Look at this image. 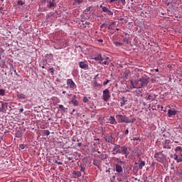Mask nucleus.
Returning <instances> with one entry per match:
<instances>
[{"label": "nucleus", "instance_id": "obj_7", "mask_svg": "<svg viewBox=\"0 0 182 182\" xmlns=\"http://www.w3.org/2000/svg\"><path fill=\"white\" fill-rule=\"evenodd\" d=\"M119 154H124L125 157H127V156L130 154V151H129V148L126 146L120 145Z\"/></svg>", "mask_w": 182, "mask_h": 182}, {"label": "nucleus", "instance_id": "obj_18", "mask_svg": "<svg viewBox=\"0 0 182 182\" xmlns=\"http://www.w3.org/2000/svg\"><path fill=\"white\" fill-rule=\"evenodd\" d=\"M108 123H110V124H117V122H116V119H114V117L110 116L108 119Z\"/></svg>", "mask_w": 182, "mask_h": 182}, {"label": "nucleus", "instance_id": "obj_47", "mask_svg": "<svg viewBox=\"0 0 182 182\" xmlns=\"http://www.w3.org/2000/svg\"><path fill=\"white\" fill-rule=\"evenodd\" d=\"M109 61H102L100 65H109Z\"/></svg>", "mask_w": 182, "mask_h": 182}, {"label": "nucleus", "instance_id": "obj_23", "mask_svg": "<svg viewBox=\"0 0 182 182\" xmlns=\"http://www.w3.org/2000/svg\"><path fill=\"white\" fill-rule=\"evenodd\" d=\"M17 97L18 99L25 100L26 99V95L23 93L17 92Z\"/></svg>", "mask_w": 182, "mask_h": 182}, {"label": "nucleus", "instance_id": "obj_41", "mask_svg": "<svg viewBox=\"0 0 182 182\" xmlns=\"http://www.w3.org/2000/svg\"><path fill=\"white\" fill-rule=\"evenodd\" d=\"M116 180V176H112L110 177V181L111 182H114V181Z\"/></svg>", "mask_w": 182, "mask_h": 182}, {"label": "nucleus", "instance_id": "obj_39", "mask_svg": "<svg viewBox=\"0 0 182 182\" xmlns=\"http://www.w3.org/2000/svg\"><path fill=\"white\" fill-rule=\"evenodd\" d=\"M114 45H115V46H123V43L116 41V42H114Z\"/></svg>", "mask_w": 182, "mask_h": 182}, {"label": "nucleus", "instance_id": "obj_1", "mask_svg": "<svg viewBox=\"0 0 182 182\" xmlns=\"http://www.w3.org/2000/svg\"><path fill=\"white\" fill-rule=\"evenodd\" d=\"M149 79L150 78L147 76L141 77V78L135 80L134 82L131 81V84L132 85L134 88L140 89V87L147 86L149 82H150Z\"/></svg>", "mask_w": 182, "mask_h": 182}, {"label": "nucleus", "instance_id": "obj_21", "mask_svg": "<svg viewBox=\"0 0 182 182\" xmlns=\"http://www.w3.org/2000/svg\"><path fill=\"white\" fill-rule=\"evenodd\" d=\"M115 170L117 173H123V168L119 164H115Z\"/></svg>", "mask_w": 182, "mask_h": 182}, {"label": "nucleus", "instance_id": "obj_8", "mask_svg": "<svg viewBox=\"0 0 182 182\" xmlns=\"http://www.w3.org/2000/svg\"><path fill=\"white\" fill-rule=\"evenodd\" d=\"M102 97H103L104 102H107V100L110 99V91H109V89H105L103 91Z\"/></svg>", "mask_w": 182, "mask_h": 182}, {"label": "nucleus", "instance_id": "obj_45", "mask_svg": "<svg viewBox=\"0 0 182 182\" xmlns=\"http://www.w3.org/2000/svg\"><path fill=\"white\" fill-rule=\"evenodd\" d=\"M6 106H7V104H6V103H2V105H1V109H2L3 110H4L5 107H6Z\"/></svg>", "mask_w": 182, "mask_h": 182}, {"label": "nucleus", "instance_id": "obj_2", "mask_svg": "<svg viewBox=\"0 0 182 182\" xmlns=\"http://www.w3.org/2000/svg\"><path fill=\"white\" fill-rule=\"evenodd\" d=\"M176 154H173V159L177 163H181L182 161V148L181 146H177L175 149Z\"/></svg>", "mask_w": 182, "mask_h": 182}, {"label": "nucleus", "instance_id": "obj_43", "mask_svg": "<svg viewBox=\"0 0 182 182\" xmlns=\"http://www.w3.org/2000/svg\"><path fill=\"white\" fill-rule=\"evenodd\" d=\"M83 2V0H75V3L80 5Z\"/></svg>", "mask_w": 182, "mask_h": 182}, {"label": "nucleus", "instance_id": "obj_40", "mask_svg": "<svg viewBox=\"0 0 182 182\" xmlns=\"http://www.w3.org/2000/svg\"><path fill=\"white\" fill-rule=\"evenodd\" d=\"M5 50L2 48H0V60L2 59V53H4Z\"/></svg>", "mask_w": 182, "mask_h": 182}, {"label": "nucleus", "instance_id": "obj_17", "mask_svg": "<svg viewBox=\"0 0 182 182\" xmlns=\"http://www.w3.org/2000/svg\"><path fill=\"white\" fill-rule=\"evenodd\" d=\"M55 6H56V0L48 1V8L52 9V8H55Z\"/></svg>", "mask_w": 182, "mask_h": 182}, {"label": "nucleus", "instance_id": "obj_28", "mask_svg": "<svg viewBox=\"0 0 182 182\" xmlns=\"http://www.w3.org/2000/svg\"><path fill=\"white\" fill-rule=\"evenodd\" d=\"M100 8L102 9V12H107L109 11V8H107V6H103L102 5H101Z\"/></svg>", "mask_w": 182, "mask_h": 182}, {"label": "nucleus", "instance_id": "obj_56", "mask_svg": "<svg viewBox=\"0 0 182 182\" xmlns=\"http://www.w3.org/2000/svg\"><path fill=\"white\" fill-rule=\"evenodd\" d=\"M40 127H41V129H46V127L45 125H41Z\"/></svg>", "mask_w": 182, "mask_h": 182}, {"label": "nucleus", "instance_id": "obj_62", "mask_svg": "<svg viewBox=\"0 0 182 182\" xmlns=\"http://www.w3.org/2000/svg\"><path fill=\"white\" fill-rule=\"evenodd\" d=\"M4 9V8H2V7H0V12H1V14H2V10Z\"/></svg>", "mask_w": 182, "mask_h": 182}, {"label": "nucleus", "instance_id": "obj_15", "mask_svg": "<svg viewBox=\"0 0 182 182\" xmlns=\"http://www.w3.org/2000/svg\"><path fill=\"white\" fill-rule=\"evenodd\" d=\"M76 99H77L76 95H73L71 99L70 103L73 105V106H79V102L76 100Z\"/></svg>", "mask_w": 182, "mask_h": 182}, {"label": "nucleus", "instance_id": "obj_48", "mask_svg": "<svg viewBox=\"0 0 182 182\" xmlns=\"http://www.w3.org/2000/svg\"><path fill=\"white\" fill-rule=\"evenodd\" d=\"M110 80H107L105 82H103V85L106 86V85H107V83H109Z\"/></svg>", "mask_w": 182, "mask_h": 182}, {"label": "nucleus", "instance_id": "obj_34", "mask_svg": "<svg viewBox=\"0 0 182 182\" xmlns=\"http://www.w3.org/2000/svg\"><path fill=\"white\" fill-rule=\"evenodd\" d=\"M173 4L174 3L173 2V0H171V1L168 2L167 6H169V8H173Z\"/></svg>", "mask_w": 182, "mask_h": 182}, {"label": "nucleus", "instance_id": "obj_44", "mask_svg": "<svg viewBox=\"0 0 182 182\" xmlns=\"http://www.w3.org/2000/svg\"><path fill=\"white\" fill-rule=\"evenodd\" d=\"M123 134H124L125 136H127V134H129V128H127L125 132H123Z\"/></svg>", "mask_w": 182, "mask_h": 182}, {"label": "nucleus", "instance_id": "obj_14", "mask_svg": "<svg viewBox=\"0 0 182 182\" xmlns=\"http://www.w3.org/2000/svg\"><path fill=\"white\" fill-rule=\"evenodd\" d=\"M79 168H80V171L81 172V173H82L83 176H86V164H81L79 166Z\"/></svg>", "mask_w": 182, "mask_h": 182}, {"label": "nucleus", "instance_id": "obj_36", "mask_svg": "<svg viewBox=\"0 0 182 182\" xmlns=\"http://www.w3.org/2000/svg\"><path fill=\"white\" fill-rule=\"evenodd\" d=\"M0 96H5V90L0 89Z\"/></svg>", "mask_w": 182, "mask_h": 182}, {"label": "nucleus", "instance_id": "obj_22", "mask_svg": "<svg viewBox=\"0 0 182 182\" xmlns=\"http://www.w3.org/2000/svg\"><path fill=\"white\" fill-rule=\"evenodd\" d=\"M176 114H177V112H176V110H173V109L168 110V117H171V116H176Z\"/></svg>", "mask_w": 182, "mask_h": 182}, {"label": "nucleus", "instance_id": "obj_33", "mask_svg": "<svg viewBox=\"0 0 182 182\" xmlns=\"http://www.w3.org/2000/svg\"><path fill=\"white\" fill-rule=\"evenodd\" d=\"M43 134H44V136H49L50 134V132H49V130L46 129L43 131Z\"/></svg>", "mask_w": 182, "mask_h": 182}, {"label": "nucleus", "instance_id": "obj_35", "mask_svg": "<svg viewBox=\"0 0 182 182\" xmlns=\"http://www.w3.org/2000/svg\"><path fill=\"white\" fill-rule=\"evenodd\" d=\"M116 25L115 21L112 22V24H109L108 26V29L113 30V26Z\"/></svg>", "mask_w": 182, "mask_h": 182}, {"label": "nucleus", "instance_id": "obj_53", "mask_svg": "<svg viewBox=\"0 0 182 182\" xmlns=\"http://www.w3.org/2000/svg\"><path fill=\"white\" fill-rule=\"evenodd\" d=\"M97 42H100V43H102L103 39L100 38V39L97 40Z\"/></svg>", "mask_w": 182, "mask_h": 182}, {"label": "nucleus", "instance_id": "obj_3", "mask_svg": "<svg viewBox=\"0 0 182 182\" xmlns=\"http://www.w3.org/2000/svg\"><path fill=\"white\" fill-rule=\"evenodd\" d=\"M115 117L118 123H133V121L126 117V115L117 114Z\"/></svg>", "mask_w": 182, "mask_h": 182}, {"label": "nucleus", "instance_id": "obj_50", "mask_svg": "<svg viewBox=\"0 0 182 182\" xmlns=\"http://www.w3.org/2000/svg\"><path fill=\"white\" fill-rule=\"evenodd\" d=\"M20 149H21V150H23V149H25V145L23 144H21L19 145Z\"/></svg>", "mask_w": 182, "mask_h": 182}, {"label": "nucleus", "instance_id": "obj_52", "mask_svg": "<svg viewBox=\"0 0 182 182\" xmlns=\"http://www.w3.org/2000/svg\"><path fill=\"white\" fill-rule=\"evenodd\" d=\"M90 9H92V6L87 7L85 11L86 12H90Z\"/></svg>", "mask_w": 182, "mask_h": 182}, {"label": "nucleus", "instance_id": "obj_49", "mask_svg": "<svg viewBox=\"0 0 182 182\" xmlns=\"http://www.w3.org/2000/svg\"><path fill=\"white\" fill-rule=\"evenodd\" d=\"M59 109H60L63 111H65V107H63V105H59Z\"/></svg>", "mask_w": 182, "mask_h": 182}, {"label": "nucleus", "instance_id": "obj_11", "mask_svg": "<svg viewBox=\"0 0 182 182\" xmlns=\"http://www.w3.org/2000/svg\"><path fill=\"white\" fill-rule=\"evenodd\" d=\"M78 65L81 69L86 70L89 68V65H87L86 61H80L78 63Z\"/></svg>", "mask_w": 182, "mask_h": 182}, {"label": "nucleus", "instance_id": "obj_6", "mask_svg": "<svg viewBox=\"0 0 182 182\" xmlns=\"http://www.w3.org/2000/svg\"><path fill=\"white\" fill-rule=\"evenodd\" d=\"M161 145L163 149H167V150H171V141L170 139H164L161 142Z\"/></svg>", "mask_w": 182, "mask_h": 182}, {"label": "nucleus", "instance_id": "obj_12", "mask_svg": "<svg viewBox=\"0 0 182 182\" xmlns=\"http://www.w3.org/2000/svg\"><path fill=\"white\" fill-rule=\"evenodd\" d=\"M26 129H19L18 130L16 131V134H15V136L17 138H21L23 136V132H26Z\"/></svg>", "mask_w": 182, "mask_h": 182}, {"label": "nucleus", "instance_id": "obj_59", "mask_svg": "<svg viewBox=\"0 0 182 182\" xmlns=\"http://www.w3.org/2000/svg\"><path fill=\"white\" fill-rule=\"evenodd\" d=\"M19 112H20V113H22V112H23V108H21V109H19Z\"/></svg>", "mask_w": 182, "mask_h": 182}, {"label": "nucleus", "instance_id": "obj_16", "mask_svg": "<svg viewBox=\"0 0 182 182\" xmlns=\"http://www.w3.org/2000/svg\"><path fill=\"white\" fill-rule=\"evenodd\" d=\"M145 99L146 100H156V95L147 93L146 96L145 97Z\"/></svg>", "mask_w": 182, "mask_h": 182}, {"label": "nucleus", "instance_id": "obj_61", "mask_svg": "<svg viewBox=\"0 0 182 182\" xmlns=\"http://www.w3.org/2000/svg\"><path fill=\"white\" fill-rule=\"evenodd\" d=\"M118 181H122V178L120 177L117 178Z\"/></svg>", "mask_w": 182, "mask_h": 182}, {"label": "nucleus", "instance_id": "obj_19", "mask_svg": "<svg viewBox=\"0 0 182 182\" xmlns=\"http://www.w3.org/2000/svg\"><path fill=\"white\" fill-rule=\"evenodd\" d=\"M46 65H48V60L46 59L42 60L39 63V66H41L42 69H45V66H46Z\"/></svg>", "mask_w": 182, "mask_h": 182}, {"label": "nucleus", "instance_id": "obj_27", "mask_svg": "<svg viewBox=\"0 0 182 182\" xmlns=\"http://www.w3.org/2000/svg\"><path fill=\"white\" fill-rule=\"evenodd\" d=\"M100 159H101L102 160H106V159H107V154H102L100 156Z\"/></svg>", "mask_w": 182, "mask_h": 182}, {"label": "nucleus", "instance_id": "obj_63", "mask_svg": "<svg viewBox=\"0 0 182 182\" xmlns=\"http://www.w3.org/2000/svg\"><path fill=\"white\" fill-rule=\"evenodd\" d=\"M133 140H134V141H136V140H139V139H136V137H134V138H133Z\"/></svg>", "mask_w": 182, "mask_h": 182}, {"label": "nucleus", "instance_id": "obj_5", "mask_svg": "<svg viewBox=\"0 0 182 182\" xmlns=\"http://www.w3.org/2000/svg\"><path fill=\"white\" fill-rule=\"evenodd\" d=\"M104 136V139L107 143H111V144H114V139H113V134H102Z\"/></svg>", "mask_w": 182, "mask_h": 182}, {"label": "nucleus", "instance_id": "obj_31", "mask_svg": "<svg viewBox=\"0 0 182 182\" xmlns=\"http://www.w3.org/2000/svg\"><path fill=\"white\" fill-rule=\"evenodd\" d=\"M78 73H79V71L77 70V69H74L73 70V76H77Z\"/></svg>", "mask_w": 182, "mask_h": 182}, {"label": "nucleus", "instance_id": "obj_4", "mask_svg": "<svg viewBox=\"0 0 182 182\" xmlns=\"http://www.w3.org/2000/svg\"><path fill=\"white\" fill-rule=\"evenodd\" d=\"M154 157L156 159V161H159V163H164V161L167 159L166 155L163 154V151L156 152Z\"/></svg>", "mask_w": 182, "mask_h": 182}, {"label": "nucleus", "instance_id": "obj_26", "mask_svg": "<svg viewBox=\"0 0 182 182\" xmlns=\"http://www.w3.org/2000/svg\"><path fill=\"white\" fill-rule=\"evenodd\" d=\"M122 102H121V107H123L125 105H126V102H127V100H126V97H122Z\"/></svg>", "mask_w": 182, "mask_h": 182}, {"label": "nucleus", "instance_id": "obj_57", "mask_svg": "<svg viewBox=\"0 0 182 182\" xmlns=\"http://www.w3.org/2000/svg\"><path fill=\"white\" fill-rule=\"evenodd\" d=\"M68 160H69V161H72V160H73V157H68Z\"/></svg>", "mask_w": 182, "mask_h": 182}, {"label": "nucleus", "instance_id": "obj_51", "mask_svg": "<svg viewBox=\"0 0 182 182\" xmlns=\"http://www.w3.org/2000/svg\"><path fill=\"white\" fill-rule=\"evenodd\" d=\"M115 161H118V163H120L121 164H123V161H119V158H116V159H115Z\"/></svg>", "mask_w": 182, "mask_h": 182}, {"label": "nucleus", "instance_id": "obj_54", "mask_svg": "<svg viewBox=\"0 0 182 182\" xmlns=\"http://www.w3.org/2000/svg\"><path fill=\"white\" fill-rule=\"evenodd\" d=\"M49 70H50V73H54V72H55V71L53 70V68H50Z\"/></svg>", "mask_w": 182, "mask_h": 182}, {"label": "nucleus", "instance_id": "obj_24", "mask_svg": "<svg viewBox=\"0 0 182 182\" xmlns=\"http://www.w3.org/2000/svg\"><path fill=\"white\" fill-rule=\"evenodd\" d=\"M93 164H94V166H96L97 167H100V161L98 159H94Z\"/></svg>", "mask_w": 182, "mask_h": 182}, {"label": "nucleus", "instance_id": "obj_46", "mask_svg": "<svg viewBox=\"0 0 182 182\" xmlns=\"http://www.w3.org/2000/svg\"><path fill=\"white\" fill-rule=\"evenodd\" d=\"M54 163L55 164H58L59 166H62V164H63V163H62V162H60V161H54Z\"/></svg>", "mask_w": 182, "mask_h": 182}, {"label": "nucleus", "instance_id": "obj_37", "mask_svg": "<svg viewBox=\"0 0 182 182\" xmlns=\"http://www.w3.org/2000/svg\"><path fill=\"white\" fill-rule=\"evenodd\" d=\"M17 5H21V6L25 5V1H23L22 0H19L17 2Z\"/></svg>", "mask_w": 182, "mask_h": 182}, {"label": "nucleus", "instance_id": "obj_20", "mask_svg": "<svg viewBox=\"0 0 182 182\" xmlns=\"http://www.w3.org/2000/svg\"><path fill=\"white\" fill-rule=\"evenodd\" d=\"M108 3L113 4V2H121V4L124 6L126 5V0H107Z\"/></svg>", "mask_w": 182, "mask_h": 182}, {"label": "nucleus", "instance_id": "obj_29", "mask_svg": "<svg viewBox=\"0 0 182 182\" xmlns=\"http://www.w3.org/2000/svg\"><path fill=\"white\" fill-rule=\"evenodd\" d=\"M107 25H109V21H105V22L100 26L101 29L103 28H106Z\"/></svg>", "mask_w": 182, "mask_h": 182}, {"label": "nucleus", "instance_id": "obj_9", "mask_svg": "<svg viewBox=\"0 0 182 182\" xmlns=\"http://www.w3.org/2000/svg\"><path fill=\"white\" fill-rule=\"evenodd\" d=\"M67 85L69 86L71 90H75V89H76V84H75V82H73V80L72 79L67 80Z\"/></svg>", "mask_w": 182, "mask_h": 182}, {"label": "nucleus", "instance_id": "obj_30", "mask_svg": "<svg viewBox=\"0 0 182 182\" xmlns=\"http://www.w3.org/2000/svg\"><path fill=\"white\" fill-rule=\"evenodd\" d=\"M94 60L100 61L102 59V54H99L97 56L93 58Z\"/></svg>", "mask_w": 182, "mask_h": 182}, {"label": "nucleus", "instance_id": "obj_60", "mask_svg": "<svg viewBox=\"0 0 182 182\" xmlns=\"http://www.w3.org/2000/svg\"><path fill=\"white\" fill-rule=\"evenodd\" d=\"M77 146H78V147H82V143H78Z\"/></svg>", "mask_w": 182, "mask_h": 182}, {"label": "nucleus", "instance_id": "obj_10", "mask_svg": "<svg viewBox=\"0 0 182 182\" xmlns=\"http://www.w3.org/2000/svg\"><path fill=\"white\" fill-rule=\"evenodd\" d=\"M113 154H120V144H114Z\"/></svg>", "mask_w": 182, "mask_h": 182}, {"label": "nucleus", "instance_id": "obj_25", "mask_svg": "<svg viewBox=\"0 0 182 182\" xmlns=\"http://www.w3.org/2000/svg\"><path fill=\"white\" fill-rule=\"evenodd\" d=\"M144 166H146V161H141L139 164V170H141V169L143 168V167H144Z\"/></svg>", "mask_w": 182, "mask_h": 182}, {"label": "nucleus", "instance_id": "obj_38", "mask_svg": "<svg viewBox=\"0 0 182 182\" xmlns=\"http://www.w3.org/2000/svg\"><path fill=\"white\" fill-rule=\"evenodd\" d=\"M82 102H84V103H89V99L87 97H84Z\"/></svg>", "mask_w": 182, "mask_h": 182}, {"label": "nucleus", "instance_id": "obj_42", "mask_svg": "<svg viewBox=\"0 0 182 182\" xmlns=\"http://www.w3.org/2000/svg\"><path fill=\"white\" fill-rule=\"evenodd\" d=\"M107 14L109 15V16H112L113 15V11H110V10H108L107 11Z\"/></svg>", "mask_w": 182, "mask_h": 182}, {"label": "nucleus", "instance_id": "obj_32", "mask_svg": "<svg viewBox=\"0 0 182 182\" xmlns=\"http://www.w3.org/2000/svg\"><path fill=\"white\" fill-rule=\"evenodd\" d=\"M163 137H165V139H167L168 137V135L170 134L168 132H162Z\"/></svg>", "mask_w": 182, "mask_h": 182}, {"label": "nucleus", "instance_id": "obj_64", "mask_svg": "<svg viewBox=\"0 0 182 182\" xmlns=\"http://www.w3.org/2000/svg\"><path fill=\"white\" fill-rule=\"evenodd\" d=\"M85 24H86V25H90V23L86 21V22H85Z\"/></svg>", "mask_w": 182, "mask_h": 182}, {"label": "nucleus", "instance_id": "obj_58", "mask_svg": "<svg viewBox=\"0 0 182 182\" xmlns=\"http://www.w3.org/2000/svg\"><path fill=\"white\" fill-rule=\"evenodd\" d=\"M72 141H76V138L73 137V138H72Z\"/></svg>", "mask_w": 182, "mask_h": 182}, {"label": "nucleus", "instance_id": "obj_13", "mask_svg": "<svg viewBox=\"0 0 182 182\" xmlns=\"http://www.w3.org/2000/svg\"><path fill=\"white\" fill-rule=\"evenodd\" d=\"M72 176L73 178H79V177H82V172L80 171H73Z\"/></svg>", "mask_w": 182, "mask_h": 182}, {"label": "nucleus", "instance_id": "obj_55", "mask_svg": "<svg viewBox=\"0 0 182 182\" xmlns=\"http://www.w3.org/2000/svg\"><path fill=\"white\" fill-rule=\"evenodd\" d=\"M103 60H105V59H103V58L101 55V59L100 60V63H102L103 62Z\"/></svg>", "mask_w": 182, "mask_h": 182}]
</instances>
